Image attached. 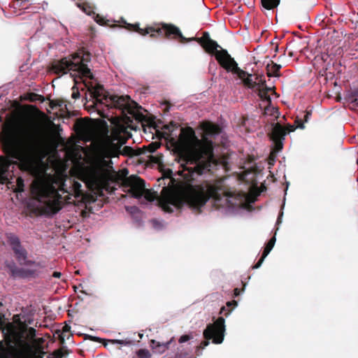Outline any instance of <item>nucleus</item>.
<instances>
[{"label": "nucleus", "instance_id": "nucleus-1", "mask_svg": "<svg viewBox=\"0 0 358 358\" xmlns=\"http://www.w3.org/2000/svg\"><path fill=\"white\" fill-rule=\"evenodd\" d=\"M3 149L6 157H0V182H9L12 173L10 168L14 165L24 172L36 176L31 185V192L34 198L41 203L38 208L40 213L52 216L62 208L63 198L59 191L80 196L81 184L71 182V191L65 181L45 173L38 174V158L44 148V138L41 132L36 129H24L14 136L10 128L3 131Z\"/></svg>", "mask_w": 358, "mask_h": 358}, {"label": "nucleus", "instance_id": "nucleus-2", "mask_svg": "<svg viewBox=\"0 0 358 358\" xmlns=\"http://www.w3.org/2000/svg\"><path fill=\"white\" fill-rule=\"evenodd\" d=\"M177 149L180 158L185 163L182 164L183 170L188 172L183 176L187 183L180 193L164 187L158 199L159 206L164 212L171 213L173 212L171 206L180 209L187 205L200 213L210 199L220 206H233L230 199L234 194L227 190L221 181L214 183L205 181L199 185L190 183L194 180V175L209 172L217 164L213 141L206 136L199 140L192 127L181 128Z\"/></svg>", "mask_w": 358, "mask_h": 358}, {"label": "nucleus", "instance_id": "nucleus-3", "mask_svg": "<svg viewBox=\"0 0 358 358\" xmlns=\"http://www.w3.org/2000/svg\"><path fill=\"white\" fill-rule=\"evenodd\" d=\"M124 24L120 27L125 28L130 31H136L142 36L150 34L151 38L162 37L169 40H179L181 43L190 41L197 42L209 55H214L220 66L227 59V56L223 53L227 51L223 49L215 41L210 37L208 31H204L201 37H185L180 29L173 24L161 23L156 26H150L144 29L139 27V24H130L123 22Z\"/></svg>", "mask_w": 358, "mask_h": 358}, {"label": "nucleus", "instance_id": "nucleus-4", "mask_svg": "<svg viewBox=\"0 0 358 358\" xmlns=\"http://www.w3.org/2000/svg\"><path fill=\"white\" fill-rule=\"evenodd\" d=\"M85 85L88 88L91 96L94 99V103L96 106L98 104H103L108 108L120 109L123 113L130 114L132 118L138 122H147V117L141 112L142 107L132 101L129 96L110 94L109 92H105L103 87L100 85L94 87L92 85L88 86L86 83Z\"/></svg>", "mask_w": 358, "mask_h": 358}, {"label": "nucleus", "instance_id": "nucleus-5", "mask_svg": "<svg viewBox=\"0 0 358 358\" xmlns=\"http://www.w3.org/2000/svg\"><path fill=\"white\" fill-rule=\"evenodd\" d=\"M91 61V54L89 52L81 50L71 56L64 57L59 60H54L50 64V71L57 75H64L70 73L76 83L77 79H93L94 76L87 66Z\"/></svg>", "mask_w": 358, "mask_h": 358}, {"label": "nucleus", "instance_id": "nucleus-6", "mask_svg": "<svg viewBox=\"0 0 358 358\" xmlns=\"http://www.w3.org/2000/svg\"><path fill=\"white\" fill-rule=\"evenodd\" d=\"M122 143H114L109 138L99 141L96 146V152L98 157L103 160L106 165L112 164L110 160L106 161L105 159H110L113 157H118L120 155L127 157L139 156L144 153L141 149L134 150L130 146H124L122 149Z\"/></svg>", "mask_w": 358, "mask_h": 358}, {"label": "nucleus", "instance_id": "nucleus-7", "mask_svg": "<svg viewBox=\"0 0 358 358\" xmlns=\"http://www.w3.org/2000/svg\"><path fill=\"white\" fill-rule=\"evenodd\" d=\"M224 319L219 317L213 324L207 325L203 331V337L206 341L201 343V348H204L209 344V340L213 341L215 344H220L222 343L224 337L225 324Z\"/></svg>", "mask_w": 358, "mask_h": 358}, {"label": "nucleus", "instance_id": "nucleus-8", "mask_svg": "<svg viewBox=\"0 0 358 358\" xmlns=\"http://www.w3.org/2000/svg\"><path fill=\"white\" fill-rule=\"evenodd\" d=\"M4 341H3V349L0 352L6 353L7 355L13 354L22 351L20 347L27 345L24 341V332L17 330L14 327H11L8 334L4 336Z\"/></svg>", "mask_w": 358, "mask_h": 358}, {"label": "nucleus", "instance_id": "nucleus-9", "mask_svg": "<svg viewBox=\"0 0 358 358\" xmlns=\"http://www.w3.org/2000/svg\"><path fill=\"white\" fill-rule=\"evenodd\" d=\"M91 178L96 185L106 190L110 188V182H117L121 179L116 172H110L103 167L94 169L91 173Z\"/></svg>", "mask_w": 358, "mask_h": 358}, {"label": "nucleus", "instance_id": "nucleus-10", "mask_svg": "<svg viewBox=\"0 0 358 358\" xmlns=\"http://www.w3.org/2000/svg\"><path fill=\"white\" fill-rule=\"evenodd\" d=\"M6 238L20 264L31 266L35 264L34 262L27 259L28 252L22 245L17 236L13 233H8L6 234Z\"/></svg>", "mask_w": 358, "mask_h": 358}, {"label": "nucleus", "instance_id": "nucleus-11", "mask_svg": "<svg viewBox=\"0 0 358 358\" xmlns=\"http://www.w3.org/2000/svg\"><path fill=\"white\" fill-rule=\"evenodd\" d=\"M122 185L124 187H129L128 192L138 199L143 196L145 190V180L134 175L123 179Z\"/></svg>", "mask_w": 358, "mask_h": 358}, {"label": "nucleus", "instance_id": "nucleus-12", "mask_svg": "<svg viewBox=\"0 0 358 358\" xmlns=\"http://www.w3.org/2000/svg\"><path fill=\"white\" fill-rule=\"evenodd\" d=\"M272 126L269 137L274 143V151L278 152L283 148V141L287 135V131L286 128L279 122L272 123Z\"/></svg>", "mask_w": 358, "mask_h": 358}, {"label": "nucleus", "instance_id": "nucleus-13", "mask_svg": "<svg viewBox=\"0 0 358 358\" xmlns=\"http://www.w3.org/2000/svg\"><path fill=\"white\" fill-rule=\"evenodd\" d=\"M223 53L227 56V58L226 62H224V63L221 66L223 69L227 71H231L232 73H236L238 76L243 80L245 78V77L246 76L252 77V74L247 73L238 66L234 58L231 57L227 51H224Z\"/></svg>", "mask_w": 358, "mask_h": 358}, {"label": "nucleus", "instance_id": "nucleus-14", "mask_svg": "<svg viewBox=\"0 0 358 358\" xmlns=\"http://www.w3.org/2000/svg\"><path fill=\"white\" fill-rule=\"evenodd\" d=\"M202 129L206 136L216 135L221 133V127L214 123L206 122L202 124Z\"/></svg>", "mask_w": 358, "mask_h": 358}, {"label": "nucleus", "instance_id": "nucleus-15", "mask_svg": "<svg viewBox=\"0 0 358 358\" xmlns=\"http://www.w3.org/2000/svg\"><path fill=\"white\" fill-rule=\"evenodd\" d=\"M174 337H172L169 341L166 343H160L152 339L150 341L151 347L153 349H155L158 353L162 354L170 348V345L172 343Z\"/></svg>", "mask_w": 358, "mask_h": 358}, {"label": "nucleus", "instance_id": "nucleus-16", "mask_svg": "<svg viewBox=\"0 0 358 358\" xmlns=\"http://www.w3.org/2000/svg\"><path fill=\"white\" fill-rule=\"evenodd\" d=\"M281 65L273 63V62L271 64H267L266 69V74L268 77H280V70L281 69Z\"/></svg>", "mask_w": 358, "mask_h": 358}, {"label": "nucleus", "instance_id": "nucleus-17", "mask_svg": "<svg viewBox=\"0 0 358 358\" xmlns=\"http://www.w3.org/2000/svg\"><path fill=\"white\" fill-rule=\"evenodd\" d=\"M345 99L349 103L358 106V89L348 91Z\"/></svg>", "mask_w": 358, "mask_h": 358}, {"label": "nucleus", "instance_id": "nucleus-18", "mask_svg": "<svg viewBox=\"0 0 358 358\" xmlns=\"http://www.w3.org/2000/svg\"><path fill=\"white\" fill-rule=\"evenodd\" d=\"M19 324L20 326V329H22V331L27 333V337L29 339H34L36 336V329L33 327H27V325L25 322H22L19 320Z\"/></svg>", "mask_w": 358, "mask_h": 358}, {"label": "nucleus", "instance_id": "nucleus-19", "mask_svg": "<svg viewBox=\"0 0 358 358\" xmlns=\"http://www.w3.org/2000/svg\"><path fill=\"white\" fill-rule=\"evenodd\" d=\"M3 349V341H0V350ZM0 358H27L24 355V351H20L10 355L0 352Z\"/></svg>", "mask_w": 358, "mask_h": 358}, {"label": "nucleus", "instance_id": "nucleus-20", "mask_svg": "<svg viewBox=\"0 0 358 358\" xmlns=\"http://www.w3.org/2000/svg\"><path fill=\"white\" fill-rule=\"evenodd\" d=\"M34 271L30 269L25 268H17L13 271V274L15 276H19L21 278H28L29 276H32L34 274Z\"/></svg>", "mask_w": 358, "mask_h": 358}, {"label": "nucleus", "instance_id": "nucleus-21", "mask_svg": "<svg viewBox=\"0 0 358 358\" xmlns=\"http://www.w3.org/2000/svg\"><path fill=\"white\" fill-rule=\"evenodd\" d=\"M263 115L273 116L275 120H277L279 117L280 113L278 108L271 107V104L268 103V106L265 107Z\"/></svg>", "mask_w": 358, "mask_h": 358}, {"label": "nucleus", "instance_id": "nucleus-22", "mask_svg": "<svg viewBox=\"0 0 358 358\" xmlns=\"http://www.w3.org/2000/svg\"><path fill=\"white\" fill-rule=\"evenodd\" d=\"M237 304L238 303L235 300L228 301L227 303V306L228 309H227L225 306H222L220 309V313L224 314L226 317H227L230 314L233 308L237 306Z\"/></svg>", "mask_w": 358, "mask_h": 358}, {"label": "nucleus", "instance_id": "nucleus-23", "mask_svg": "<svg viewBox=\"0 0 358 358\" xmlns=\"http://www.w3.org/2000/svg\"><path fill=\"white\" fill-rule=\"evenodd\" d=\"M279 3L280 0H262V6L267 10L276 8Z\"/></svg>", "mask_w": 358, "mask_h": 358}, {"label": "nucleus", "instance_id": "nucleus-24", "mask_svg": "<svg viewBox=\"0 0 358 358\" xmlns=\"http://www.w3.org/2000/svg\"><path fill=\"white\" fill-rule=\"evenodd\" d=\"M271 251V249L268 248V247L265 246L264 251L262 252V257L259 258L258 262L253 266V268H258L261 266L263 262L264 261V259L267 257V255L269 254V252Z\"/></svg>", "mask_w": 358, "mask_h": 358}, {"label": "nucleus", "instance_id": "nucleus-25", "mask_svg": "<svg viewBox=\"0 0 358 358\" xmlns=\"http://www.w3.org/2000/svg\"><path fill=\"white\" fill-rule=\"evenodd\" d=\"M43 355H44L43 351H40L38 352H36V351L31 350L24 351V355L27 358H43Z\"/></svg>", "mask_w": 358, "mask_h": 358}, {"label": "nucleus", "instance_id": "nucleus-26", "mask_svg": "<svg viewBox=\"0 0 358 358\" xmlns=\"http://www.w3.org/2000/svg\"><path fill=\"white\" fill-rule=\"evenodd\" d=\"M161 143L159 142H152L148 146H145L144 149L147 150L148 152L152 153L155 152L159 147Z\"/></svg>", "mask_w": 358, "mask_h": 358}, {"label": "nucleus", "instance_id": "nucleus-27", "mask_svg": "<svg viewBox=\"0 0 358 358\" xmlns=\"http://www.w3.org/2000/svg\"><path fill=\"white\" fill-rule=\"evenodd\" d=\"M162 154H157L156 155H150L149 156L150 161L156 164H160L162 163Z\"/></svg>", "mask_w": 358, "mask_h": 358}, {"label": "nucleus", "instance_id": "nucleus-28", "mask_svg": "<svg viewBox=\"0 0 358 358\" xmlns=\"http://www.w3.org/2000/svg\"><path fill=\"white\" fill-rule=\"evenodd\" d=\"M138 358H151V354L147 349H140L136 352Z\"/></svg>", "mask_w": 358, "mask_h": 358}, {"label": "nucleus", "instance_id": "nucleus-29", "mask_svg": "<svg viewBox=\"0 0 358 358\" xmlns=\"http://www.w3.org/2000/svg\"><path fill=\"white\" fill-rule=\"evenodd\" d=\"M258 95L261 99L266 101L268 102L269 104H271V97L268 95V94L266 92V90H262V89H259Z\"/></svg>", "mask_w": 358, "mask_h": 358}, {"label": "nucleus", "instance_id": "nucleus-30", "mask_svg": "<svg viewBox=\"0 0 358 358\" xmlns=\"http://www.w3.org/2000/svg\"><path fill=\"white\" fill-rule=\"evenodd\" d=\"M243 81L244 85H246L247 87H248L249 88H254L255 86L257 85V83L255 81H253L251 79V77H250V76H248L247 78L243 79Z\"/></svg>", "mask_w": 358, "mask_h": 358}, {"label": "nucleus", "instance_id": "nucleus-31", "mask_svg": "<svg viewBox=\"0 0 358 358\" xmlns=\"http://www.w3.org/2000/svg\"><path fill=\"white\" fill-rule=\"evenodd\" d=\"M17 188L15 191L17 192H22L24 191V180L21 177H18L16 179Z\"/></svg>", "mask_w": 358, "mask_h": 358}, {"label": "nucleus", "instance_id": "nucleus-32", "mask_svg": "<svg viewBox=\"0 0 358 358\" xmlns=\"http://www.w3.org/2000/svg\"><path fill=\"white\" fill-rule=\"evenodd\" d=\"M95 21L100 25H104V24H108V22H109V20H106L104 19V17H103L102 16L99 15H96L95 18H94Z\"/></svg>", "mask_w": 358, "mask_h": 358}, {"label": "nucleus", "instance_id": "nucleus-33", "mask_svg": "<svg viewBox=\"0 0 358 358\" xmlns=\"http://www.w3.org/2000/svg\"><path fill=\"white\" fill-rule=\"evenodd\" d=\"M192 338H193V336L192 334H185V335L181 336L179 338L178 342L180 343H183L187 342Z\"/></svg>", "mask_w": 358, "mask_h": 358}, {"label": "nucleus", "instance_id": "nucleus-34", "mask_svg": "<svg viewBox=\"0 0 358 358\" xmlns=\"http://www.w3.org/2000/svg\"><path fill=\"white\" fill-rule=\"evenodd\" d=\"M144 192H145V198L147 200H148L150 201H152L155 200V196L149 189H145Z\"/></svg>", "mask_w": 358, "mask_h": 358}, {"label": "nucleus", "instance_id": "nucleus-35", "mask_svg": "<svg viewBox=\"0 0 358 358\" xmlns=\"http://www.w3.org/2000/svg\"><path fill=\"white\" fill-rule=\"evenodd\" d=\"M256 80H258L257 85H259V87H262L266 84V80L264 78V76L262 74L257 75Z\"/></svg>", "mask_w": 358, "mask_h": 358}, {"label": "nucleus", "instance_id": "nucleus-36", "mask_svg": "<svg viewBox=\"0 0 358 358\" xmlns=\"http://www.w3.org/2000/svg\"><path fill=\"white\" fill-rule=\"evenodd\" d=\"M71 90H72L71 97L74 99H78L80 97V92H79L78 88L76 87V86H73Z\"/></svg>", "mask_w": 358, "mask_h": 358}, {"label": "nucleus", "instance_id": "nucleus-37", "mask_svg": "<svg viewBox=\"0 0 358 358\" xmlns=\"http://www.w3.org/2000/svg\"><path fill=\"white\" fill-rule=\"evenodd\" d=\"M63 352L62 350H57L53 352V353L50 355V358H62Z\"/></svg>", "mask_w": 358, "mask_h": 358}, {"label": "nucleus", "instance_id": "nucleus-38", "mask_svg": "<svg viewBox=\"0 0 358 358\" xmlns=\"http://www.w3.org/2000/svg\"><path fill=\"white\" fill-rule=\"evenodd\" d=\"M275 237L273 236L272 237L269 241L266 244V246L268 247V248L270 249H273L274 245H275Z\"/></svg>", "mask_w": 358, "mask_h": 358}, {"label": "nucleus", "instance_id": "nucleus-39", "mask_svg": "<svg viewBox=\"0 0 358 358\" xmlns=\"http://www.w3.org/2000/svg\"><path fill=\"white\" fill-rule=\"evenodd\" d=\"M287 134L289 132L294 131L296 129V127L294 125H292L290 124H288L286 127Z\"/></svg>", "mask_w": 358, "mask_h": 358}, {"label": "nucleus", "instance_id": "nucleus-40", "mask_svg": "<svg viewBox=\"0 0 358 358\" xmlns=\"http://www.w3.org/2000/svg\"><path fill=\"white\" fill-rule=\"evenodd\" d=\"M178 126L176 124H173L171 122L169 125H166L165 128L169 130V131L172 132L174 128H177Z\"/></svg>", "mask_w": 358, "mask_h": 358}, {"label": "nucleus", "instance_id": "nucleus-41", "mask_svg": "<svg viewBox=\"0 0 358 358\" xmlns=\"http://www.w3.org/2000/svg\"><path fill=\"white\" fill-rule=\"evenodd\" d=\"M90 339L91 341H97V342H99V343H104L105 342V340L104 339H102L101 338H99V337H96V336H90Z\"/></svg>", "mask_w": 358, "mask_h": 358}, {"label": "nucleus", "instance_id": "nucleus-42", "mask_svg": "<svg viewBox=\"0 0 358 358\" xmlns=\"http://www.w3.org/2000/svg\"><path fill=\"white\" fill-rule=\"evenodd\" d=\"M295 123L297 124V126L296 127H299V128H301V129H303L304 128V125H303V123L302 122V121L301 120H296L295 121Z\"/></svg>", "mask_w": 358, "mask_h": 358}, {"label": "nucleus", "instance_id": "nucleus-43", "mask_svg": "<svg viewBox=\"0 0 358 358\" xmlns=\"http://www.w3.org/2000/svg\"><path fill=\"white\" fill-rule=\"evenodd\" d=\"M70 329H71V327L67 325V324H66L62 328V332H63V334L66 333V332H69L70 331Z\"/></svg>", "mask_w": 358, "mask_h": 358}, {"label": "nucleus", "instance_id": "nucleus-44", "mask_svg": "<svg viewBox=\"0 0 358 358\" xmlns=\"http://www.w3.org/2000/svg\"><path fill=\"white\" fill-rule=\"evenodd\" d=\"M262 90H266V92L268 94V92L272 90L273 89L271 87H267L266 85L265 84L264 86H263L262 88H261Z\"/></svg>", "mask_w": 358, "mask_h": 358}, {"label": "nucleus", "instance_id": "nucleus-45", "mask_svg": "<svg viewBox=\"0 0 358 358\" xmlns=\"http://www.w3.org/2000/svg\"><path fill=\"white\" fill-rule=\"evenodd\" d=\"M240 293H241V291L238 288H235L234 289V296L235 297L238 296L240 294Z\"/></svg>", "mask_w": 358, "mask_h": 358}, {"label": "nucleus", "instance_id": "nucleus-46", "mask_svg": "<svg viewBox=\"0 0 358 358\" xmlns=\"http://www.w3.org/2000/svg\"><path fill=\"white\" fill-rule=\"evenodd\" d=\"M61 275H62V273L60 272H58V271H55L52 273V277H54V278H60Z\"/></svg>", "mask_w": 358, "mask_h": 358}, {"label": "nucleus", "instance_id": "nucleus-47", "mask_svg": "<svg viewBox=\"0 0 358 358\" xmlns=\"http://www.w3.org/2000/svg\"><path fill=\"white\" fill-rule=\"evenodd\" d=\"M311 115V113H309V112H307V113H306V115H304V120H305V122H307V121H308V117H309V115Z\"/></svg>", "mask_w": 358, "mask_h": 358}, {"label": "nucleus", "instance_id": "nucleus-48", "mask_svg": "<svg viewBox=\"0 0 358 358\" xmlns=\"http://www.w3.org/2000/svg\"><path fill=\"white\" fill-rule=\"evenodd\" d=\"M125 120H126V122H127V124H129V122H132V120L131 119V117H127V116H126V117H125Z\"/></svg>", "mask_w": 358, "mask_h": 358}, {"label": "nucleus", "instance_id": "nucleus-49", "mask_svg": "<svg viewBox=\"0 0 358 358\" xmlns=\"http://www.w3.org/2000/svg\"><path fill=\"white\" fill-rule=\"evenodd\" d=\"M40 97H41V100L43 101V96H40Z\"/></svg>", "mask_w": 358, "mask_h": 358}, {"label": "nucleus", "instance_id": "nucleus-50", "mask_svg": "<svg viewBox=\"0 0 358 358\" xmlns=\"http://www.w3.org/2000/svg\"><path fill=\"white\" fill-rule=\"evenodd\" d=\"M1 121V117L0 116V122Z\"/></svg>", "mask_w": 358, "mask_h": 358}, {"label": "nucleus", "instance_id": "nucleus-51", "mask_svg": "<svg viewBox=\"0 0 358 358\" xmlns=\"http://www.w3.org/2000/svg\"><path fill=\"white\" fill-rule=\"evenodd\" d=\"M357 16H358V13H357Z\"/></svg>", "mask_w": 358, "mask_h": 358}, {"label": "nucleus", "instance_id": "nucleus-52", "mask_svg": "<svg viewBox=\"0 0 358 358\" xmlns=\"http://www.w3.org/2000/svg\"><path fill=\"white\" fill-rule=\"evenodd\" d=\"M48 358H50V357Z\"/></svg>", "mask_w": 358, "mask_h": 358}]
</instances>
